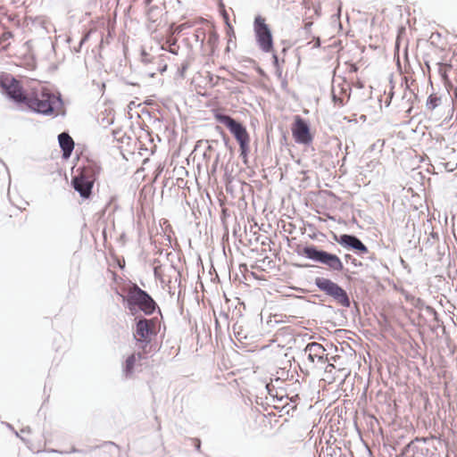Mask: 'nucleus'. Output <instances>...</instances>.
Masks as SVG:
<instances>
[{"mask_svg":"<svg viewBox=\"0 0 457 457\" xmlns=\"http://www.w3.org/2000/svg\"><path fill=\"white\" fill-rule=\"evenodd\" d=\"M173 35L174 34H172V31H171L170 36L166 39V43H165L166 45H168V46H165L163 45V46H162V49L167 50L173 54H177L179 46H177V39L173 37Z\"/></svg>","mask_w":457,"mask_h":457,"instance_id":"dca6fc26","label":"nucleus"},{"mask_svg":"<svg viewBox=\"0 0 457 457\" xmlns=\"http://www.w3.org/2000/svg\"><path fill=\"white\" fill-rule=\"evenodd\" d=\"M303 253L307 258L326 264L334 270L341 271L344 268L343 263L337 255L317 250L314 246L304 247Z\"/></svg>","mask_w":457,"mask_h":457,"instance_id":"39448f33","label":"nucleus"},{"mask_svg":"<svg viewBox=\"0 0 457 457\" xmlns=\"http://www.w3.org/2000/svg\"><path fill=\"white\" fill-rule=\"evenodd\" d=\"M58 140L62 150V157L68 159L74 149L73 139L69 134L63 132L59 135Z\"/></svg>","mask_w":457,"mask_h":457,"instance_id":"f8f14e48","label":"nucleus"},{"mask_svg":"<svg viewBox=\"0 0 457 457\" xmlns=\"http://www.w3.org/2000/svg\"><path fill=\"white\" fill-rule=\"evenodd\" d=\"M312 25V22H307L305 23V29H310L311 26Z\"/></svg>","mask_w":457,"mask_h":457,"instance_id":"b1692460","label":"nucleus"},{"mask_svg":"<svg viewBox=\"0 0 457 457\" xmlns=\"http://www.w3.org/2000/svg\"><path fill=\"white\" fill-rule=\"evenodd\" d=\"M305 351L308 353L309 359L313 362L315 359L321 360L325 353L324 347L318 343L308 344Z\"/></svg>","mask_w":457,"mask_h":457,"instance_id":"2eb2a0df","label":"nucleus"},{"mask_svg":"<svg viewBox=\"0 0 457 457\" xmlns=\"http://www.w3.org/2000/svg\"><path fill=\"white\" fill-rule=\"evenodd\" d=\"M441 103V98L437 96L436 94H432L428 96L427 100V108L428 110L436 109Z\"/></svg>","mask_w":457,"mask_h":457,"instance_id":"f3484780","label":"nucleus"},{"mask_svg":"<svg viewBox=\"0 0 457 457\" xmlns=\"http://www.w3.org/2000/svg\"><path fill=\"white\" fill-rule=\"evenodd\" d=\"M195 446L197 447V449H200V442L198 441V444H195Z\"/></svg>","mask_w":457,"mask_h":457,"instance_id":"393cba45","label":"nucleus"},{"mask_svg":"<svg viewBox=\"0 0 457 457\" xmlns=\"http://www.w3.org/2000/svg\"><path fill=\"white\" fill-rule=\"evenodd\" d=\"M214 119L226 126L239 144L241 155L246 156L249 151L250 135L245 126L228 115L220 113L219 111L213 112Z\"/></svg>","mask_w":457,"mask_h":457,"instance_id":"f03ea898","label":"nucleus"},{"mask_svg":"<svg viewBox=\"0 0 457 457\" xmlns=\"http://www.w3.org/2000/svg\"><path fill=\"white\" fill-rule=\"evenodd\" d=\"M72 184L74 188L82 197L88 198L90 196L94 184L86 181L78 176L73 179Z\"/></svg>","mask_w":457,"mask_h":457,"instance_id":"ddd939ff","label":"nucleus"},{"mask_svg":"<svg viewBox=\"0 0 457 457\" xmlns=\"http://www.w3.org/2000/svg\"><path fill=\"white\" fill-rule=\"evenodd\" d=\"M98 173V168L95 164H87V166H84L79 174L78 175L79 178H81L82 179L88 181L92 184L95 183L96 175Z\"/></svg>","mask_w":457,"mask_h":457,"instance_id":"4468645a","label":"nucleus"},{"mask_svg":"<svg viewBox=\"0 0 457 457\" xmlns=\"http://www.w3.org/2000/svg\"><path fill=\"white\" fill-rule=\"evenodd\" d=\"M144 353L142 350L138 353H133L124 361L123 364V373L126 378H130L136 370V368L140 364V361L145 358Z\"/></svg>","mask_w":457,"mask_h":457,"instance_id":"9b49d317","label":"nucleus"},{"mask_svg":"<svg viewBox=\"0 0 457 457\" xmlns=\"http://www.w3.org/2000/svg\"><path fill=\"white\" fill-rule=\"evenodd\" d=\"M432 445V439L416 437L406 445L404 451L410 457H428Z\"/></svg>","mask_w":457,"mask_h":457,"instance_id":"1a4fd4ad","label":"nucleus"},{"mask_svg":"<svg viewBox=\"0 0 457 457\" xmlns=\"http://www.w3.org/2000/svg\"><path fill=\"white\" fill-rule=\"evenodd\" d=\"M442 68L440 69V72L443 76V78L446 80L447 79V71L452 68V65L450 64H442Z\"/></svg>","mask_w":457,"mask_h":457,"instance_id":"412c9836","label":"nucleus"},{"mask_svg":"<svg viewBox=\"0 0 457 457\" xmlns=\"http://www.w3.org/2000/svg\"><path fill=\"white\" fill-rule=\"evenodd\" d=\"M335 368H336V367H335V365H334V364L329 363V364H328V365H327V367L325 368V371H326L327 373H332V372H333V370H335Z\"/></svg>","mask_w":457,"mask_h":457,"instance_id":"4be33fe9","label":"nucleus"},{"mask_svg":"<svg viewBox=\"0 0 457 457\" xmlns=\"http://www.w3.org/2000/svg\"><path fill=\"white\" fill-rule=\"evenodd\" d=\"M292 136L295 143L310 145L313 141V134L307 121L301 116L296 115L291 127Z\"/></svg>","mask_w":457,"mask_h":457,"instance_id":"423d86ee","label":"nucleus"},{"mask_svg":"<svg viewBox=\"0 0 457 457\" xmlns=\"http://www.w3.org/2000/svg\"><path fill=\"white\" fill-rule=\"evenodd\" d=\"M333 93V100L336 104H338V106H342L345 104V98H349V95L346 94V92H344V96H337L335 93V89L332 91Z\"/></svg>","mask_w":457,"mask_h":457,"instance_id":"aec40b11","label":"nucleus"},{"mask_svg":"<svg viewBox=\"0 0 457 457\" xmlns=\"http://www.w3.org/2000/svg\"><path fill=\"white\" fill-rule=\"evenodd\" d=\"M127 302L129 310L132 311L135 307H137L147 315L152 314L156 307V303L154 299L136 284L129 287Z\"/></svg>","mask_w":457,"mask_h":457,"instance_id":"7ed1b4c3","label":"nucleus"},{"mask_svg":"<svg viewBox=\"0 0 457 457\" xmlns=\"http://www.w3.org/2000/svg\"><path fill=\"white\" fill-rule=\"evenodd\" d=\"M317 46H320V39L318 38L317 40V43H316Z\"/></svg>","mask_w":457,"mask_h":457,"instance_id":"bb28decb","label":"nucleus"},{"mask_svg":"<svg viewBox=\"0 0 457 457\" xmlns=\"http://www.w3.org/2000/svg\"><path fill=\"white\" fill-rule=\"evenodd\" d=\"M169 56L165 55V54H161L159 56V68H158V71L160 73H163L164 71H166L167 70V60H169Z\"/></svg>","mask_w":457,"mask_h":457,"instance_id":"6ab92c4d","label":"nucleus"},{"mask_svg":"<svg viewBox=\"0 0 457 457\" xmlns=\"http://www.w3.org/2000/svg\"><path fill=\"white\" fill-rule=\"evenodd\" d=\"M192 26H193V23L191 21H187V22H184V23H181V24L176 26L175 28L171 27L172 34H179L183 30L189 29Z\"/></svg>","mask_w":457,"mask_h":457,"instance_id":"a211bd4d","label":"nucleus"},{"mask_svg":"<svg viewBox=\"0 0 457 457\" xmlns=\"http://www.w3.org/2000/svg\"><path fill=\"white\" fill-rule=\"evenodd\" d=\"M254 31L262 50L267 53L270 52L273 48L272 36L263 17L257 16L255 18Z\"/></svg>","mask_w":457,"mask_h":457,"instance_id":"6e6552de","label":"nucleus"},{"mask_svg":"<svg viewBox=\"0 0 457 457\" xmlns=\"http://www.w3.org/2000/svg\"><path fill=\"white\" fill-rule=\"evenodd\" d=\"M335 239L343 246L351 247L360 253H368L369 250L367 246L356 237L351 235H341L340 237L335 236Z\"/></svg>","mask_w":457,"mask_h":457,"instance_id":"9d476101","label":"nucleus"},{"mask_svg":"<svg viewBox=\"0 0 457 457\" xmlns=\"http://www.w3.org/2000/svg\"><path fill=\"white\" fill-rule=\"evenodd\" d=\"M316 285L321 291L332 296L343 306H349L350 301L347 294L337 284L328 278H316Z\"/></svg>","mask_w":457,"mask_h":457,"instance_id":"0eeeda50","label":"nucleus"},{"mask_svg":"<svg viewBox=\"0 0 457 457\" xmlns=\"http://www.w3.org/2000/svg\"><path fill=\"white\" fill-rule=\"evenodd\" d=\"M195 446L197 447V449H200V442L198 441V444H195Z\"/></svg>","mask_w":457,"mask_h":457,"instance_id":"a878e982","label":"nucleus"},{"mask_svg":"<svg viewBox=\"0 0 457 457\" xmlns=\"http://www.w3.org/2000/svg\"><path fill=\"white\" fill-rule=\"evenodd\" d=\"M156 334L157 331L155 320L153 319H142L137 322L133 336L137 343L139 345V348L144 353H146V346L150 344L153 337H154Z\"/></svg>","mask_w":457,"mask_h":457,"instance_id":"20e7f679","label":"nucleus"},{"mask_svg":"<svg viewBox=\"0 0 457 457\" xmlns=\"http://www.w3.org/2000/svg\"><path fill=\"white\" fill-rule=\"evenodd\" d=\"M357 71H358V68H357L356 64H354V63L349 64V72L355 73V72H357Z\"/></svg>","mask_w":457,"mask_h":457,"instance_id":"5701e85b","label":"nucleus"},{"mask_svg":"<svg viewBox=\"0 0 457 457\" xmlns=\"http://www.w3.org/2000/svg\"><path fill=\"white\" fill-rule=\"evenodd\" d=\"M0 83L11 98L18 104H25L34 112L53 114L61 104L60 98L45 87L23 90L20 82L10 77L1 79Z\"/></svg>","mask_w":457,"mask_h":457,"instance_id":"f257e3e1","label":"nucleus"}]
</instances>
